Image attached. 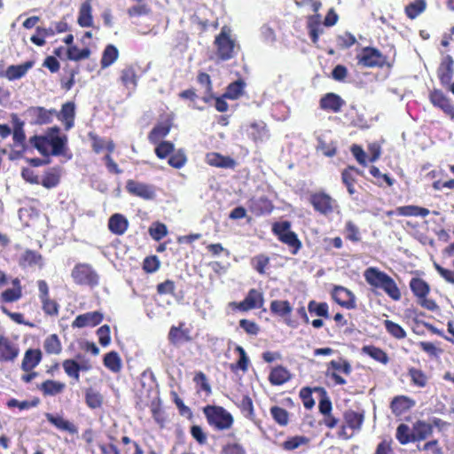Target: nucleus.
I'll return each mask as SVG.
<instances>
[{"mask_svg":"<svg viewBox=\"0 0 454 454\" xmlns=\"http://www.w3.org/2000/svg\"><path fill=\"white\" fill-rule=\"evenodd\" d=\"M364 277L366 282L375 287L382 289L389 297L395 301L401 298V293L394 279L383 271L375 267L365 270Z\"/></svg>","mask_w":454,"mask_h":454,"instance_id":"f257e3e1","label":"nucleus"},{"mask_svg":"<svg viewBox=\"0 0 454 454\" xmlns=\"http://www.w3.org/2000/svg\"><path fill=\"white\" fill-rule=\"evenodd\" d=\"M71 278L74 284L91 289L98 286L100 280L99 274L93 266L85 262L74 265L71 271Z\"/></svg>","mask_w":454,"mask_h":454,"instance_id":"f03ea898","label":"nucleus"},{"mask_svg":"<svg viewBox=\"0 0 454 454\" xmlns=\"http://www.w3.org/2000/svg\"><path fill=\"white\" fill-rule=\"evenodd\" d=\"M203 412L208 424L217 430H226L233 424L232 415L222 406L207 405Z\"/></svg>","mask_w":454,"mask_h":454,"instance_id":"7ed1b4c3","label":"nucleus"},{"mask_svg":"<svg viewBox=\"0 0 454 454\" xmlns=\"http://www.w3.org/2000/svg\"><path fill=\"white\" fill-rule=\"evenodd\" d=\"M231 30L223 27L221 33L215 37L217 55L223 60H228L235 56V41L231 38Z\"/></svg>","mask_w":454,"mask_h":454,"instance_id":"20e7f679","label":"nucleus"},{"mask_svg":"<svg viewBox=\"0 0 454 454\" xmlns=\"http://www.w3.org/2000/svg\"><path fill=\"white\" fill-rule=\"evenodd\" d=\"M264 299L263 294L256 289L249 290L246 298L240 301H231L228 307L232 310L248 311L254 309H261L263 306Z\"/></svg>","mask_w":454,"mask_h":454,"instance_id":"39448f33","label":"nucleus"},{"mask_svg":"<svg viewBox=\"0 0 454 454\" xmlns=\"http://www.w3.org/2000/svg\"><path fill=\"white\" fill-rule=\"evenodd\" d=\"M358 64L365 67H382L385 64L386 58L383 54L372 47H364L361 54L356 57Z\"/></svg>","mask_w":454,"mask_h":454,"instance_id":"423d86ee","label":"nucleus"},{"mask_svg":"<svg viewBox=\"0 0 454 454\" xmlns=\"http://www.w3.org/2000/svg\"><path fill=\"white\" fill-rule=\"evenodd\" d=\"M310 203L316 211L324 215L333 213L335 207H337L336 200L325 192L312 194Z\"/></svg>","mask_w":454,"mask_h":454,"instance_id":"0eeeda50","label":"nucleus"},{"mask_svg":"<svg viewBox=\"0 0 454 454\" xmlns=\"http://www.w3.org/2000/svg\"><path fill=\"white\" fill-rule=\"evenodd\" d=\"M351 372L352 368L350 364L347 360L340 358L339 360H332L329 363L327 376H330L337 385H345L347 381L343 377L339 375V372L349 375Z\"/></svg>","mask_w":454,"mask_h":454,"instance_id":"6e6552de","label":"nucleus"},{"mask_svg":"<svg viewBox=\"0 0 454 454\" xmlns=\"http://www.w3.org/2000/svg\"><path fill=\"white\" fill-rule=\"evenodd\" d=\"M126 189L130 194L140 197L144 200H153L155 197L154 187L151 184L134 180H128Z\"/></svg>","mask_w":454,"mask_h":454,"instance_id":"1a4fd4ad","label":"nucleus"},{"mask_svg":"<svg viewBox=\"0 0 454 454\" xmlns=\"http://www.w3.org/2000/svg\"><path fill=\"white\" fill-rule=\"evenodd\" d=\"M53 111L46 110L41 106L29 107L25 114L33 124L42 125L51 121Z\"/></svg>","mask_w":454,"mask_h":454,"instance_id":"9d476101","label":"nucleus"},{"mask_svg":"<svg viewBox=\"0 0 454 454\" xmlns=\"http://www.w3.org/2000/svg\"><path fill=\"white\" fill-rule=\"evenodd\" d=\"M430 100L434 106L442 109L444 114L454 119V105L441 90H434L430 93Z\"/></svg>","mask_w":454,"mask_h":454,"instance_id":"9b49d317","label":"nucleus"},{"mask_svg":"<svg viewBox=\"0 0 454 454\" xmlns=\"http://www.w3.org/2000/svg\"><path fill=\"white\" fill-rule=\"evenodd\" d=\"M333 300L347 309L356 307V297L351 291L343 286H335L333 292Z\"/></svg>","mask_w":454,"mask_h":454,"instance_id":"f8f14e48","label":"nucleus"},{"mask_svg":"<svg viewBox=\"0 0 454 454\" xmlns=\"http://www.w3.org/2000/svg\"><path fill=\"white\" fill-rule=\"evenodd\" d=\"M249 210L255 215L270 214L273 209L271 201L265 196L252 198L248 202Z\"/></svg>","mask_w":454,"mask_h":454,"instance_id":"ddd939ff","label":"nucleus"},{"mask_svg":"<svg viewBox=\"0 0 454 454\" xmlns=\"http://www.w3.org/2000/svg\"><path fill=\"white\" fill-rule=\"evenodd\" d=\"M454 60L451 56L442 58L437 70V75L442 85H450L453 75Z\"/></svg>","mask_w":454,"mask_h":454,"instance_id":"4468645a","label":"nucleus"},{"mask_svg":"<svg viewBox=\"0 0 454 454\" xmlns=\"http://www.w3.org/2000/svg\"><path fill=\"white\" fill-rule=\"evenodd\" d=\"M247 136L256 144L262 143L270 137L267 126L262 121H254L249 125L247 129Z\"/></svg>","mask_w":454,"mask_h":454,"instance_id":"2eb2a0df","label":"nucleus"},{"mask_svg":"<svg viewBox=\"0 0 454 454\" xmlns=\"http://www.w3.org/2000/svg\"><path fill=\"white\" fill-rule=\"evenodd\" d=\"M416 402L413 399L406 395H397L391 401L390 409L395 416H400L413 408Z\"/></svg>","mask_w":454,"mask_h":454,"instance_id":"dca6fc26","label":"nucleus"},{"mask_svg":"<svg viewBox=\"0 0 454 454\" xmlns=\"http://www.w3.org/2000/svg\"><path fill=\"white\" fill-rule=\"evenodd\" d=\"M103 320V315L98 311L88 312L79 315L73 322V327L82 328L87 326H96Z\"/></svg>","mask_w":454,"mask_h":454,"instance_id":"f3484780","label":"nucleus"},{"mask_svg":"<svg viewBox=\"0 0 454 454\" xmlns=\"http://www.w3.org/2000/svg\"><path fill=\"white\" fill-rule=\"evenodd\" d=\"M344 105V100L334 93H327L320 100V107L333 113H339Z\"/></svg>","mask_w":454,"mask_h":454,"instance_id":"a211bd4d","label":"nucleus"},{"mask_svg":"<svg viewBox=\"0 0 454 454\" xmlns=\"http://www.w3.org/2000/svg\"><path fill=\"white\" fill-rule=\"evenodd\" d=\"M412 430L415 442H421L432 435L433 425L425 420L419 419L412 424Z\"/></svg>","mask_w":454,"mask_h":454,"instance_id":"6ab92c4d","label":"nucleus"},{"mask_svg":"<svg viewBox=\"0 0 454 454\" xmlns=\"http://www.w3.org/2000/svg\"><path fill=\"white\" fill-rule=\"evenodd\" d=\"M206 161L208 165L217 168H234L236 166V161L232 158L223 156L217 153H207Z\"/></svg>","mask_w":454,"mask_h":454,"instance_id":"aec40b11","label":"nucleus"},{"mask_svg":"<svg viewBox=\"0 0 454 454\" xmlns=\"http://www.w3.org/2000/svg\"><path fill=\"white\" fill-rule=\"evenodd\" d=\"M19 354L17 346L7 338L0 337V357L4 361L14 360Z\"/></svg>","mask_w":454,"mask_h":454,"instance_id":"412c9836","label":"nucleus"},{"mask_svg":"<svg viewBox=\"0 0 454 454\" xmlns=\"http://www.w3.org/2000/svg\"><path fill=\"white\" fill-rule=\"evenodd\" d=\"M12 121L13 124L12 138L16 146H20L21 149L25 148L26 135L23 129L24 121H21L17 114L12 115Z\"/></svg>","mask_w":454,"mask_h":454,"instance_id":"4be33fe9","label":"nucleus"},{"mask_svg":"<svg viewBox=\"0 0 454 454\" xmlns=\"http://www.w3.org/2000/svg\"><path fill=\"white\" fill-rule=\"evenodd\" d=\"M42 359V353L39 349H28L26 351L21 364V369L30 372L35 368Z\"/></svg>","mask_w":454,"mask_h":454,"instance_id":"5701e85b","label":"nucleus"},{"mask_svg":"<svg viewBox=\"0 0 454 454\" xmlns=\"http://www.w3.org/2000/svg\"><path fill=\"white\" fill-rule=\"evenodd\" d=\"M129 222L121 214L113 215L108 221L110 231L115 235H122L128 229Z\"/></svg>","mask_w":454,"mask_h":454,"instance_id":"b1692460","label":"nucleus"},{"mask_svg":"<svg viewBox=\"0 0 454 454\" xmlns=\"http://www.w3.org/2000/svg\"><path fill=\"white\" fill-rule=\"evenodd\" d=\"M66 387L65 383L51 380H47L43 381L39 387L38 389L44 395L54 396L58 394H60L64 391Z\"/></svg>","mask_w":454,"mask_h":454,"instance_id":"393cba45","label":"nucleus"},{"mask_svg":"<svg viewBox=\"0 0 454 454\" xmlns=\"http://www.w3.org/2000/svg\"><path fill=\"white\" fill-rule=\"evenodd\" d=\"M121 82L129 90H134L137 84V77L133 67L129 66L121 72Z\"/></svg>","mask_w":454,"mask_h":454,"instance_id":"a878e982","label":"nucleus"},{"mask_svg":"<svg viewBox=\"0 0 454 454\" xmlns=\"http://www.w3.org/2000/svg\"><path fill=\"white\" fill-rule=\"evenodd\" d=\"M60 181V171L57 168H52L45 171L43 176L40 179V184L47 188L56 187Z\"/></svg>","mask_w":454,"mask_h":454,"instance_id":"bb28decb","label":"nucleus"},{"mask_svg":"<svg viewBox=\"0 0 454 454\" xmlns=\"http://www.w3.org/2000/svg\"><path fill=\"white\" fill-rule=\"evenodd\" d=\"M33 67V62L27 61L21 65L10 66L6 70V76L9 80H17L24 76Z\"/></svg>","mask_w":454,"mask_h":454,"instance_id":"cd10ccee","label":"nucleus"},{"mask_svg":"<svg viewBox=\"0 0 454 454\" xmlns=\"http://www.w3.org/2000/svg\"><path fill=\"white\" fill-rule=\"evenodd\" d=\"M291 378L290 372L283 366H278L272 369L269 380L272 385H282L287 382Z\"/></svg>","mask_w":454,"mask_h":454,"instance_id":"c85d7f7f","label":"nucleus"},{"mask_svg":"<svg viewBox=\"0 0 454 454\" xmlns=\"http://www.w3.org/2000/svg\"><path fill=\"white\" fill-rule=\"evenodd\" d=\"M345 425L353 430H360L364 422V415L354 411H347L344 413Z\"/></svg>","mask_w":454,"mask_h":454,"instance_id":"c756f323","label":"nucleus"},{"mask_svg":"<svg viewBox=\"0 0 454 454\" xmlns=\"http://www.w3.org/2000/svg\"><path fill=\"white\" fill-rule=\"evenodd\" d=\"M92 8L89 2H85L81 5L78 16V24L82 27H90L93 24Z\"/></svg>","mask_w":454,"mask_h":454,"instance_id":"7c9ffc66","label":"nucleus"},{"mask_svg":"<svg viewBox=\"0 0 454 454\" xmlns=\"http://www.w3.org/2000/svg\"><path fill=\"white\" fill-rule=\"evenodd\" d=\"M413 430L406 424H400L395 432V438L402 445L415 442L413 440Z\"/></svg>","mask_w":454,"mask_h":454,"instance_id":"2f4dec72","label":"nucleus"},{"mask_svg":"<svg viewBox=\"0 0 454 454\" xmlns=\"http://www.w3.org/2000/svg\"><path fill=\"white\" fill-rule=\"evenodd\" d=\"M45 416L47 420L57 428L69 433L76 432V427L68 420L64 419L61 416H54L51 413H46Z\"/></svg>","mask_w":454,"mask_h":454,"instance_id":"473e14b6","label":"nucleus"},{"mask_svg":"<svg viewBox=\"0 0 454 454\" xmlns=\"http://www.w3.org/2000/svg\"><path fill=\"white\" fill-rule=\"evenodd\" d=\"M170 131V126L167 123H160L156 125L152 131L149 133L148 139L152 144H158L161 142Z\"/></svg>","mask_w":454,"mask_h":454,"instance_id":"72a5a7b5","label":"nucleus"},{"mask_svg":"<svg viewBox=\"0 0 454 454\" xmlns=\"http://www.w3.org/2000/svg\"><path fill=\"white\" fill-rule=\"evenodd\" d=\"M410 287L414 295L419 299L425 298L429 293V286L426 281L419 278H411Z\"/></svg>","mask_w":454,"mask_h":454,"instance_id":"f704fd0d","label":"nucleus"},{"mask_svg":"<svg viewBox=\"0 0 454 454\" xmlns=\"http://www.w3.org/2000/svg\"><path fill=\"white\" fill-rule=\"evenodd\" d=\"M60 116L65 123L66 129H70L74 126V105L71 102L64 104L60 111Z\"/></svg>","mask_w":454,"mask_h":454,"instance_id":"c9c22d12","label":"nucleus"},{"mask_svg":"<svg viewBox=\"0 0 454 454\" xmlns=\"http://www.w3.org/2000/svg\"><path fill=\"white\" fill-rule=\"evenodd\" d=\"M104 365L111 372L116 373L121 370V359L117 352L111 351L104 357Z\"/></svg>","mask_w":454,"mask_h":454,"instance_id":"e433bc0d","label":"nucleus"},{"mask_svg":"<svg viewBox=\"0 0 454 454\" xmlns=\"http://www.w3.org/2000/svg\"><path fill=\"white\" fill-rule=\"evenodd\" d=\"M119 51L117 48L112 44L106 47L101 59V67L103 68L110 67L118 59Z\"/></svg>","mask_w":454,"mask_h":454,"instance_id":"4c0bfd02","label":"nucleus"},{"mask_svg":"<svg viewBox=\"0 0 454 454\" xmlns=\"http://www.w3.org/2000/svg\"><path fill=\"white\" fill-rule=\"evenodd\" d=\"M65 372L76 382L80 380V371L83 367L73 359H67L62 364Z\"/></svg>","mask_w":454,"mask_h":454,"instance_id":"58836bf2","label":"nucleus"},{"mask_svg":"<svg viewBox=\"0 0 454 454\" xmlns=\"http://www.w3.org/2000/svg\"><path fill=\"white\" fill-rule=\"evenodd\" d=\"M426 8L427 3L425 0H415L405 7V13L408 18L414 20L421 14Z\"/></svg>","mask_w":454,"mask_h":454,"instance_id":"ea45409f","label":"nucleus"},{"mask_svg":"<svg viewBox=\"0 0 454 454\" xmlns=\"http://www.w3.org/2000/svg\"><path fill=\"white\" fill-rule=\"evenodd\" d=\"M85 402L90 409L99 408L103 403V396L95 389L90 387L85 392Z\"/></svg>","mask_w":454,"mask_h":454,"instance_id":"a19ab883","label":"nucleus"},{"mask_svg":"<svg viewBox=\"0 0 454 454\" xmlns=\"http://www.w3.org/2000/svg\"><path fill=\"white\" fill-rule=\"evenodd\" d=\"M363 352L383 364H386L388 362L387 355L380 348L374 346H364L363 348Z\"/></svg>","mask_w":454,"mask_h":454,"instance_id":"79ce46f5","label":"nucleus"},{"mask_svg":"<svg viewBox=\"0 0 454 454\" xmlns=\"http://www.w3.org/2000/svg\"><path fill=\"white\" fill-rule=\"evenodd\" d=\"M30 144L44 156L49 154L50 138L42 136H34L29 140Z\"/></svg>","mask_w":454,"mask_h":454,"instance_id":"37998d69","label":"nucleus"},{"mask_svg":"<svg viewBox=\"0 0 454 454\" xmlns=\"http://www.w3.org/2000/svg\"><path fill=\"white\" fill-rule=\"evenodd\" d=\"M292 306L287 301H272L270 303V310L272 313L280 316L286 317L292 312Z\"/></svg>","mask_w":454,"mask_h":454,"instance_id":"c03bdc74","label":"nucleus"},{"mask_svg":"<svg viewBox=\"0 0 454 454\" xmlns=\"http://www.w3.org/2000/svg\"><path fill=\"white\" fill-rule=\"evenodd\" d=\"M44 349L49 354L58 355L61 352V343L56 334H51L44 340Z\"/></svg>","mask_w":454,"mask_h":454,"instance_id":"a18cd8bd","label":"nucleus"},{"mask_svg":"<svg viewBox=\"0 0 454 454\" xmlns=\"http://www.w3.org/2000/svg\"><path fill=\"white\" fill-rule=\"evenodd\" d=\"M244 87V82L240 80L236 81L227 87L226 91L223 94V97L230 99H237L242 95Z\"/></svg>","mask_w":454,"mask_h":454,"instance_id":"49530a36","label":"nucleus"},{"mask_svg":"<svg viewBox=\"0 0 454 454\" xmlns=\"http://www.w3.org/2000/svg\"><path fill=\"white\" fill-rule=\"evenodd\" d=\"M42 261H43V259H42V256L40 254H38L35 251L27 250L21 256L20 264L23 266H32V265L42 266V264H43Z\"/></svg>","mask_w":454,"mask_h":454,"instance_id":"de8ad7c7","label":"nucleus"},{"mask_svg":"<svg viewBox=\"0 0 454 454\" xmlns=\"http://www.w3.org/2000/svg\"><path fill=\"white\" fill-rule=\"evenodd\" d=\"M279 240L293 248V254H295L301 247V243L299 240L297 235L292 231L285 235H282V237L279 238Z\"/></svg>","mask_w":454,"mask_h":454,"instance_id":"09e8293b","label":"nucleus"},{"mask_svg":"<svg viewBox=\"0 0 454 454\" xmlns=\"http://www.w3.org/2000/svg\"><path fill=\"white\" fill-rule=\"evenodd\" d=\"M384 325H385V328L387 331V333L389 334H391L393 337L399 339V340L404 339L406 337V332L398 324H396L391 320H385Z\"/></svg>","mask_w":454,"mask_h":454,"instance_id":"8fccbe9b","label":"nucleus"},{"mask_svg":"<svg viewBox=\"0 0 454 454\" xmlns=\"http://www.w3.org/2000/svg\"><path fill=\"white\" fill-rule=\"evenodd\" d=\"M308 309L309 313H314L318 317H323L325 318L329 317L328 305L325 302L318 303L315 301H310L308 305Z\"/></svg>","mask_w":454,"mask_h":454,"instance_id":"3c124183","label":"nucleus"},{"mask_svg":"<svg viewBox=\"0 0 454 454\" xmlns=\"http://www.w3.org/2000/svg\"><path fill=\"white\" fill-rule=\"evenodd\" d=\"M90 51L88 48L78 49L76 46H70L67 50V58L70 60L79 61L90 57Z\"/></svg>","mask_w":454,"mask_h":454,"instance_id":"603ef678","label":"nucleus"},{"mask_svg":"<svg viewBox=\"0 0 454 454\" xmlns=\"http://www.w3.org/2000/svg\"><path fill=\"white\" fill-rule=\"evenodd\" d=\"M309 442V439L303 435H296L285 441L282 444L283 448L286 450H294L301 445Z\"/></svg>","mask_w":454,"mask_h":454,"instance_id":"864d4df0","label":"nucleus"},{"mask_svg":"<svg viewBox=\"0 0 454 454\" xmlns=\"http://www.w3.org/2000/svg\"><path fill=\"white\" fill-rule=\"evenodd\" d=\"M174 152V144L168 141H161L156 144L155 154L160 159H166Z\"/></svg>","mask_w":454,"mask_h":454,"instance_id":"5fc2aeb1","label":"nucleus"},{"mask_svg":"<svg viewBox=\"0 0 454 454\" xmlns=\"http://www.w3.org/2000/svg\"><path fill=\"white\" fill-rule=\"evenodd\" d=\"M408 373L415 386L424 387L427 385V378L421 370L410 368Z\"/></svg>","mask_w":454,"mask_h":454,"instance_id":"6e6d98bb","label":"nucleus"},{"mask_svg":"<svg viewBox=\"0 0 454 454\" xmlns=\"http://www.w3.org/2000/svg\"><path fill=\"white\" fill-rule=\"evenodd\" d=\"M239 406L241 410V412L247 419H249L251 420L254 419L253 401L248 395H245L242 397V400L240 401Z\"/></svg>","mask_w":454,"mask_h":454,"instance_id":"4d7b16f0","label":"nucleus"},{"mask_svg":"<svg viewBox=\"0 0 454 454\" xmlns=\"http://www.w3.org/2000/svg\"><path fill=\"white\" fill-rule=\"evenodd\" d=\"M187 162V157L183 150H177L168 159V164L175 168H183Z\"/></svg>","mask_w":454,"mask_h":454,"instance_id":"13d9d810","label":"nucleus"},{"mask_svg":"<svg viewBox=\"0 0 454 454\" xmlns=\"http://www.w3.org/2000/svg\"><path fill=\"white\" fill-rule=\"evenodd\" d=\"M270 414L274 420L280 426H286L288 424V412L278 406L270 408Z\"/></svg>","mask_w":454,"mask_h":454,"instance_id":"bf43d9fd","label":"nucleus"},{"mask_svg":"<svg viewBox=\"0 0 454 454\" xmlns=\"http://www.w3.org/2000/svg\"><path fill=\"white\" fill-rule=\"evenodd\" d=\"M67 144L66 137H54L50 138V147H51L52 155H60L64 152Z\"/></svg>","mask_w":454,"mask_h":454,"instance_id":"052dcab7","label":"nucleus"},{"mask_svg":"<svg viewBox=\"0 0 454 454\" xmlns=\"http://www.w3.org/2000/svg\"><path fill=\"white\" fill-rule=\"evenodd\" d=\"M270 262L268 256L264 254H259L252 259V264L254 269L260 274L265 273V269Z\"/></svg>","mask_w":454,"mask_h":454,"instance_id":"680f3d73","label":"nucleus"},{"mask_svg":"<svg viewBox=\"0 0 454 454\" xmlns=\"http://www.w3.org/2000/svg\"><path fill=\"white\" fill-rule=\"evenodd\" d=\"M419 451H432V454H443L442 449L439 446L438 440H431L422 446L417 445Z\"/></svg>","mask_w":454,"mask_h":454,"instance_id":"e2e57ef3","label":"nucleus"},{"mask_svg":"<svg viewBox=\"0 0 454 454\" xmlns=\"http://www.w3.org/2000/svg\"><path fill=\"white\" fill-rule=\"evenodd\" d=\"M300 397L302 400L303 405L306 409L310 410L315 405V401L312 397V393L310 388L303 387L300 391Z\"/></svg>","mask_w":454,"mask_h":454,"instance_id":"0e129e2a","label":"nucleus"},{"mask_svg":"<svg viewBox=\"0 0 454 454\" xmlns=\"http://www.w3.org/2000/svg\"><path fill=\"white\" fill-rule=\"evenodd\" d=\"M98 341L103 347L109 345L110 338V327L107 325H104L99 327L97 331Z\"/></svg>","mask_w":454,"mask_h":454,"instance_id":"69168bd1","label":"nucleus"},{"mask_svg":"<svg viewBox=\"0 0 454 454\" xmlns=\"http://www.w3.org/2000/svg\"><path fill=\"white\" fill-rule=\"evenodd\" d=\"M149 232L152 238L157 241L163 239L168 233L167 227L163 223H157L155 226L151 227Z\"/></svg>","mask_w":454,"mask_h":454,"instance_id":"338daca9","label":"nucleus"},{"mask_svg":"<svg viewBox=\"0 0 454 454\" xmlns=\"http://www.w3.org/2000/svg\"><path fill=\"white\" fill-rule=\"evenodd\" d=\"M239 326L250 335H257L260 328L256 323L247 319H241L239 321Z\"/></svg>","mask_w":454,"mask_h":454,"instance_id":"774afa93","label":"nucleus"}]
</instances>
